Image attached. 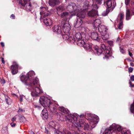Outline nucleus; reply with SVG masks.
<instances>
[{
    "label": "nucleus",
    "mask_w": 134,
    "mask_h": 134,
    "mask_svg": "<svg viewBox=\"0 0 134 134\" xmlns=\"http://www.w3.org/2000/svg\"><path fill=\"white\" fill-rule=\"evenodd\" d=\"M67 9L70 12H74V14H72L73 15H74L76 14L77 16L81 19H83L85 17V13L83 12H79L77 6L74 4L71 3L68 5Z\"/></svg>",
    "instance_id": "obj_1"
},
{
    "label": "nucleus",
    "mask_w": 134,
    "mask_h": 134,
    "mask_svg": "<svg viewBox=\"0 0 134 134\" xmlns=\"http://www.w3.org/2000/svg\"><path fill=\"white\" fill-rule=\"evenodd\" d=\"M35 74L33 71H30L27 73V76H23L21 78V80L24 83L25 85L30 84V80L32 79Z\"/></svg>",
    "instance_id": "obj_2"
},
{
    "label": "nucleus",
    "mask_w": 134,
    "mask_h": 134,
    "mask_svg": "<svg viewBox=\"0 0 134 134\" xmlns=\"http://www.w3.org/2000/svg\"><path fill=\"white\" fill-rule=\"evenodd\" d=\"M105 2H107L108 8L106 10L105 14L104 13H103V15L104 16L106 15L109 12L112 11L115 6V3L114 1L107 0Z\"/></svg>",
    "instance_id": "obj_3"
},
{
    "label": "nucleus",
    "mask_w": 134,
    "mask_h": 134,
    "mask_svg": "<svg viewBox=\"0 0 134 134\" xmlns=\"http://www.w3.org/2000/svg\"><path fill=\"white\" fill-rule=\"evenodd\" d=\"M93 8L91 10L89 11L88 13V15L89 16L96 18L98 15V11L97 9L98 8V6L97 5L92 4Z\"/></svg>",
    "instance_id": "obj_4"
},
{
    "label": "nucleus",
    "mask_w": 134,
    "mask_h": 134,
    "mask_svg": "<svg viewBox=\"0 0 134 134\" xmlns=\"http://www.w3.org/2000/svg\"><path fill=\"white\" fill-rule=\"evenodd\" d=\"M40 102L43 107H49L51 104V100L47 97H42L40 98Z\"/></svg>",
    "instance_id": "obj_5"
},
{
    "label": "nucleus",
    "mask_w": 134,
    "mask_h": 134,
    "mask_svg": "<svg viewBox=\"0 0 134 134\" xmlns=\"http://www.w3.org/2000/svg\"><path fill=\"white\" fill-rule=\"evenodd\" d=\"M112 127L115 128L119 132H120L122 134H130V131L125 129H122L120 126L116 125L114 123L112 125Z\"/></svg>",
    "instance_id": "obj_6"
},
{
    "label": "nucleus",
    "mask_w": 134,
    "mask_h": 134,
    "mask_svg": "<svg viewBox=\"0 0 134 134\" xmlns=\"http://www.w3.org/2000/svg\"><path fill=\"white\" fill-rule=\"evenodd\" d=\"M31 94L33 97H37L39 94L42 93V90L39 87H31Z\"/></svg>",
    "instance_id": "obj_7"
},
{
    "label": "nucleus",
    "mask_w": 134,
    "mask_h": 134,
    "mask_svg": "<svg viewBox=\"0 0 134 134\" xmlns=\"http://www.w3.org/2000/svg\"><path fill=\"white\" fill-rule=\"evenodd\" d=\"M61 26L63 28V30L65 33L69 32L71 29V26L70 24L64 20L62 21Z\"/></svg>",
    "instance_id": "obj_8"
},
{
    "label": "nucleus",
    "mask_w": 134,
    "mask_h": 134,
    "mask_svg": "<svg viewBox=\"0 0 134 134\" xmlns=\"http://www.w3.org/2000/svg\"><path fill=\"white\" fill-rule=\"evenodd\" d=\"M94 118L91 119V120L90 122V125L92 128L96 126V124L98 121L99 117L96 115H94Z\"/></svg>",
    "instance_id": "obj_9"
},
{
    "label": "nucleus",
    "mask_w": 134,
    "mask_h": 134,
    "mask_svg": "<svg viewBox=\"0 0 134 134\" xmlns=\"http://www.w3.org/2000/svg\"><path fill=\"white\" fill-rule=\"evenodd\" d=\"M40 8L41 9H42L40 12L41 19H42L48 15V12L46 9V8L43 7H41Z\"/></svg>",
    "instance_id": "obj_10"
},
{
    "label": "nucleus",
    "mask_w": 134,
    "mask_h": 134,
    "mask_svg": "<svg viewBox=\"0 0 134 134\" xmlns=\"http://www.w3.org/2000/svg\"><path fill=\"white\" fill-rule=\"evenodd\" d=\"M91 38L93 40H96L98 41H99L100 37L98 34L96 32H93L91 33Z\"/></svg>",
    "instance_id": "obj_11"
},
{
    "label": "nucleus",
    "mask_w": 134,
    "mask_h": 134,
    "mask_svg": "<svg viewBox=\"0 0 134 134\" xmlns=\"http://www.w3.org/2000/svg\"><path fill=\"white\" fill-rule=\"evenodd\" d=\"M112 125L109 128L106 129L104 132V133L103 134H113L115 133L114 130H116L115 128L112 127Z\"/></svg>",
    "instance_id": "obj_12"
},
{
    "label": "nucleus",
    "mask_w": 134,
    "mask_h": 134,
    "mask_svg": "<svg viewBox=\"0 0 134 134\" xmlns=\"http://www.w3.org/2000/svg\"><path fill=\"white\" fill-rule=\"evenodd\" d=\"M38 81V78H36L35 79H33L32 81L30 80V84L27 85L31 87H33L35 88L36 87V85L37 84Z\"/></svg>",
    "instance_id": "obj_13"
},
{
    "label": "nucleus",
    "mask_w": 134,
    "mask_h": 134,
    "mask_svg": "<svg viewBox=\"0 0 134 134\" xmlns=\"http://www.w3.org/2000/svg\"><path fill=\"white\" fill-rule=\"evenodd\" d=\"M98 30L101 34H104L107 32V29L103 25H100L98 27Z\"/></svg>",
    "instance_id": "obj_14"
},
{
    "label": "nucleus",
    "mask_w": 134,
    "mask_h": 134,
    "mask_svg": "<svg viewBox=\"0 0 134 134\" xmlns=\"http://www.w3.org/2000/svg\"><path fill=\"white\" fill-rule=\"evenodd\" d=\"M18 65L17 64L11 66L12 72L13 74H15L17 72L18 70Z\"/></svg>",
    "instance_id": "obj_15"
},
{
    "label": "nucleus",
    "mask_w": 134,
    "mask_h": 134,
    "mask_svg": "<svg viewBox=\"0 0 134 134\" xmlns=\"http://www.w3.org/2000/svg\"><path fill=\"white\" fill-rule=\"evenodd\" d=\"M83 21L82 19H78L75 23L74 24V25L76 28L80 27L82 24Z\"/></svg>",
    "instance_id": "obj_16"
},
{
    "label": "nucleus",
    "mask_w": 134,
    "mask_h": 134,
    "mask_svg": "<svg viewBox=\"0 0 134 134\" xmlns=\"http://www.w3.org/2000/svg\"><path fill=\"white\" fill-rule=\"evenodd\" d=\"M93 48L94 49V52L98 55L101 54L103 52V50L101 48H98L97 46H93Z\"/></svg>",
    "instance_id": "obj_17"
},
{
    "label": "nucleus",
    "mask_w": 134,
    "mask_h": 134,
    "mask_svg": "<svg viewBox=\"0 0 134 134\" xmlns=\"http://www.w3.org/2000/svg\"><path fill=\"white\" fill-rule=\"evenodd\" d=\"M86 50L90 51L92 49L91 45L90 44L88 43H85L83 46Z\"/></svg>",
    "instance_id": "obj_18"
},
{
    "label": "nucleus",
    "mask_w": 134,
    "mask_h": 134,
    "mask_svg": "<svg viewBox=\"0 0 134 134\" xmlns=\"http://www.w3.org/2000/svg\"><path fill=\"white\" fill-rule=\"evenodd\" d=\"M58 25H55L52 28V29L53 32H57L58 33H60L61 32L60 28L61 27Z\"/></svg>",
    "instance_id": "obj_19"
},
{
    "label": "nucleus",
    "mask_w": 134,
    "mask_h": 134,
    "mask_svg": "<svg viewBox=\"0 0 134 134\" xmlns=\"http://www.w3.org/2000/svg\"><path fill=\"white\" fill-rule=\"evenodd\" d=\"M23 9L27 11H30L32 9L31 5L30 2H28L25 6L23 7Z\"/></svg>",
    "instance_id": "obj_20"
},
{
    "label": "nucleus",
    "mask_w": 134,
    "mask_h": 134,
    "mask_svg": "<svg viewBox=\"0 0 134 134\" xmlns=\"http://www.w3.org/2000/svg\"><path fill=\"white\" fill-rule=\"evenodd\" d=\"M63 37H66V39L68 40L69 41H70L71 42H72L74 43V42L76 41L75 38L74 37H69L67 35H65L63 36Z\"/></svg>",
    "instance_id": "obj_21"
},
{
    "label": "nucleus",
    "mask_w": 134,
    "mask_h": 134,
    "mask_svg": "<svg viewBox=\"0 0 134 134\" xmlns=\"http://www.w3.org/2000/svg\"><path fill=\"white\" fill-rule=\"evenodd\" d=\"M66 117L67 120H68L69 121L72 120V119L74 120V121H76L77 120V118L76 117L73 115L70 114V113L69 115H68V116H66Z\"/></svg>",
    "instance_id": "obj_22"
},
{
    "label": "nucleus",
    "mask_w": 134,
    "mask_h": 134,
    "mask_svg": "<svg viewBox=\"0 0 134 134\" xmlns=\"http://www.w3.org/2000/svg\"><path fill=\"white\" fill-rule=\"evenodd\" d=\"M59 109L60 111L63 112L64 113L67 114L68 115H69V112L67 109L63 107H59Z\"/></svg>",
    "instance_id": "obj_23"
},
{
    "label": "nucleus",
    "mask_w": 134,
    "mask_h": 134,
    "mask_svg": "<svg viewBox=\"0 0 134 134\" xmlns=\"http://www.w3.org/2000/svg\"><path fill=\"white\" fill-rule=\"evenodd\" d=\"M58 2V0H49L48 3L50 5L54 6Z\"/></svg>",
    "instance_id": "obj_24"
},
{
    "label": "nucleus",
    "mask_w": 134,
    "mask_h": 134,
    "mask_svg": "<svg viewBox=\"0 0 134 134\" xmlns=\"http://www.w3.org/2000/svg\"><path fill=\"white\" fill-rule=\"evenodd\" d=\"M131 16L130 10L129 9H127L126 12V20H128L130 19Z\"/></svg>",
    "instance_id": "obj_25"
},
{
    "label": "nucleus",
    "mask_w": 134,
    "mask_h": 134,
    "mask_svg": "<svg viewBox=\"0 0 134 134\" xmlns=\"http://www.w3.org/2000/svg\"><path fill=\"white\" fill-rule=\"evenodd\" d=\"M43 22L47 26L50 25L51 24L52 21L51 20L49 19L46 18L43 19Z\"/></svg>",
    "instance_id": "obj_26"
},
{
    "label": "nucleus",
    "mask_w": 134,
    "mask_h": 134,
    "mask_svg": "<svg viewBox=\"0 0 134 134\" xmlns=\"http://www.w3.org/2000/svg\"><path fill=\"white\" fill-rule=\"evenodd\" d=\"M48 114L47 113V110L46 109H43L41 113L42 116H43L45 119H47L48 118Z\"/></svg>",
    "instance_id": "obj_27"
},
{
    "label": "nucleus",
    "mask_w": 134,
    "mask_h": 134,
    "mask_svg": "<svg viewBox=\"0 0 134 134\" xmlns=\"http://www.w3.org/2000/svg\"><path fill=\"white\" fill-rule=\"evenodd\" d=\"M76 41L77 44L80 46H83L85 43L83 40L81 39L78 40Z\"/></svg>",
    "instance_id": "obj_28"
},
{
    "label": "nucleus",
    "mask_w": 134,
    "mask_h": 134,
    "mask_svg": "<svg viewBox=\"0 0 134 134\" xmlns=\"http://www.w3.org/2000/svg\"><path fill=\"white\" fill-rule=\"evenodd\" d=\"M100 21L99 19H96L94 21V25L93 26L94 27H98L100 25Z\"/></svg>",
    "instance_id": "obj_29"
},
{
    "label": "nucleus",
    "mask_w": 134,
    "mask_h": 134,
    "mask_svg": "<svg viewBox=\"0 0 134 134\" xmlns=\"http://www.w3.org/2000/svg\"><path fill=\"white\" fill-rule=\"evenodd\" d=\"M28 2L27 0H20L19 2L20 3L23 7L25 6Z\"/></svg>",
    "instance_id": "obj_30"
},
{
    "label": "nucleus",
    "mask_w": 134,
    "mask_h": 134,
    "mask_svg": "<svg viewBox=\"0 0 134 134\" xmlns=\"http://www.w3.org/2000/svg\"><path fill=\"white\" fill-rule=\"evenodd\" d=\"M101 35H102V38L104 41L107 40L109 38V36L108 34H107V32L104 34H101Z\"/></svg>",
    "instance_id": "obj_31"
},
{
    "label": "nucleus",
    "mask_w": 134,
    "mask_h": 134,
    "mask_svg": "<svg viewBox=\"0 0 134 134\" xmlns=\"http://www.w3.org/2000/svg\"><path fill=\"white\" fill-rule=\"evenodd\" d=\"M75 37L76 41L78 40L81 39L82 37L80 33H78L76 34Z\"/></svg>",
    "instance_id": "obj_32"
},
{
    "label": "nucleus",
    "mask_w": 134,
    "mask_h": 134,
    "mask_svg": "<svg viewBox=\"0 0 134 134\" xmlns=\"http://www.w3.org/2000/svg\"><path fill=\"white\" fill-rule=\"evenodd\" d=\"M5 99L8 105L12 103V100L9 97H5Z\"/></svg>",
    "instance_id": "obj_33"
},
{
    "label": "nucleus",
    "mask_w": 134,
    "mask_h": 134,
    "mask_svg": "<svg viewBox=\"0 0 134 134\" xmlns=\"http://www.w3.org/2000/svg\"><path fill=\"white\" fill-rule=\"evenodd\" d=\"M81 127H83L84 129L86 130H88L89 128V125L87 123H85L84 125H81Z\"/></svg>",
    "instance_id": "obj_34"
},
{
    "label": "nucleus",
    "mask_w": 134,
    "mask_h": 134,
    "mask_svg": "<svg viewBox=\"0 0 134 134\" xmlns=\"http://www.w3.org/2000/svg\"><path fill=\"white\" fill-rule=\"evenodd\" d=\"M57 11L58 12H61L65 10V8L64 7L62 6H60L57 8Z\"/></svg>",
    "instance_id": "obj_35"
},
{
    "label": "nucleus",
    "mask_w": 134,
    "mask_h": 134,
    "mask_svg": "<svg viewBox=\"0 0 134 134\" xmlns=\"http://www.w3.org/2000/svg\"><path fill=\"white\" fill-rule=\"evenodd\" d=\"M69 13L67 12H64L61 14L60 16L62 18L67 17L68 16Z\"/></svg>",
    "instance_id": "obj_36"
},
{
    "label": "nucleus",
    "mask_w": 134,
    "mask_h": 134,
    "mask_svg": "<svg viewBox=\"0 0 134 134\" xmlns=\"http://www.w3.org/2000/svg\"><path fill=\"white\" fill-rule=\"evenodd\" d=\"M19 120L20 122H24L26 121V119L25 117L22 115H19Z\"/></svg>",
    "instance_id": "obj_37"
},
{
    "label": "nucleus",
    "mask_w": 134,
    "mask_h": 134,
    "mask_svg": "<svg viewBox=\"0 0 134 134\" xmlns=\"http://www.w3.org/2000/svg\"><path fill=\"white\" fill-rule=\"evenodd\" d=\"M102 0H94L93 4L97 5V4H100Z\"/></svg>",
    "instance_id": "obj_38"
},
{
    "label": "nucleus",
    "mask_w": 134,
    "mask_h": 134,
    "mask_svg": "<svg viewBox=\"0 0 134 134\" xmlns=\"http://www.w3.org/2000/svg\"><path fill=\"white\" fill-rule=\"evenodd\" d=\"M85 123L83 120H80L79 121V122L77 123V125L78 126L81 127V125L82 124L84 125Z\"/></svg>",
    "instance_id": "obj_39"
},
{
    "label": "nucleus",
    "mask_w": 134,
    "mask_h": 134,
    "mask_svg": "<svg viewBox=\"0 0 134 134\" xmlns=\"http://www.w3.org/2000/svg\"><path fill=\"white\" fill-rule=\"evenodd\" d=\"M56 107L55 106H54L52 108L50 109L51 111L53 114L56 113Z\"/></svg>",
    "instance_id": "obj_40"
},
{
    "label": "nucleus",
    "mask_w": 134,
    "mask_h": 134,
    "mask_svg": "<svg viewBox=\"0 0 134 134\" xmlns=\"http://www.w3.org/2000/svg\"><path fill=\"white\" fill-rule=\"evenodd\" d=\"M131 112L132 113L134 112V101L131 105L130 108Z\"/></svg>",
    "instance_id": "obj_41"
},
{
    "label": "nucleus",
    "mask_w": 134,
    "mask_h": 134,
    "mask_svg": "<svg viewBox=\"0 0 134 134\" xmlns=\"http://www.w3.org/2000/svg\"><path fill=\"white\" fill-rule=\"evenodd\" d=\"M119 16L120 21H122V20L124 17V14L122 13H120Z\"/></svg>",
    "instance_id": "obj_42"
},
{
    "label": "nucleus",
    "mask_w": 134,
    "mask_h": 134,
    "mask_svg": "<svg viewBox=\"0 0 134 134\" xmlns=\"http://www.w3.org/2000/svg\"><path fill=\"white\" fill-rule=\"evenodd\" d=\"M123 25L122 21H120L119 24L118 25V28L119 29H121L122 27V25Z\"/></svg>",
    "instance_id": "obj_43"
},
{
    "label": "nucleus",
    "mask_w": 134,
    "mask_h": 134,
    "mask_svg": "<svg viewBox=\"0 0 134 134\" xmlns=\"http://www.w3.org/2000/svg\"><path fill=\"white\" fill-rule=\"evenodd\" d=\"M101 47L103 49V50H105L106 49V47L105 44H102L101 45Z\"/></svg>",
    "instance_id": "obj_44"
},
{
    "label": "nucleus",
    "mask_w": 134,
    "mask_h": 134,
    "mask_svg": "<svg viewBox=\"0 0 134 134\" xmlns=\"http://www.w3.org/2000/svg\"><path fill=\"white\" fill-rule=\"evenodd\" d=\"M54 134H63L62 132L59 130H56L54 132Z\"/></svg>",
    "instance_id": "obj_45"
},
{
    "label": "nucleus",
    "mask_w": 134,
    "mask_h": 134,
    "mask_svg": "<svg viewBox=\"0 0 134 134\" xmlns=\"http://www.w3.org/2000/svg\"><path fill=\"white\" fill-rule=\"evenodd\" d=\"M120 52L124 54L125 53V50H124L122 48H121V47H120Z\"/></svg>",
    "instance_id": "obj_46"
},
{
    "label": "nucleus",
    "mask_w": 134,
    "mask_h": 134,
    "mask_svg": "<svg viewBox=\"0 0 134 134\" xmlns=\"http://www.w3.org/2000/svg\"><path fill=\"white\" fill-rule=\"evenodd\" d=\"M44 132L47 134H50V132H49L48 129L45 128V131Z\"/></svg>",
    "instance_id": "obj_47"
},
{
    "label": "nucleus",
    "mask_w": 134,
    "mask_h": 134,
    "mask_svg": "<svg viewBox=\"0 0 134 134\" xmlns=\"http://www.w3.org/2000/svg\"><path fill=\"white\" fill-rule=\"evenodd\" d=\"M108 44L111 46H112L113 44V41H108Z\"/></svg>",
    "instance_id": "obj_48"
},
{
    "label": "nucleus",
    "mask_w": 134,
    "mask_h": 134,
    "mask_svg": "<svg viewBox=\"0 0 134 134\" xmlns=\"http://www.w3.org/2000/svg\"><path fill=\"white\" fill-rule=\"evenodd\" d=\"M130 0H125V3L126 5H129Z\"/></svg>",
    "instance_id": "obj_49"
},
{
    "label": "nucleus",
    "mask_w": 134,
    "mask_h": 134,
    "mask_svg": "<svg viewBox=\"0 0 134 134\" xmlns=\"http://www.w3.org/2000/svg\"><path fill=\"white\" fill-rule=\"evenodd\" d=\"M54 125V122L52 121H51L49 122V125L52 127Z\"/></svg>",
    "instance_id": "obj_50"
},
{
    "label": "nucleus",
    "mask_w": 134,
    "mask_h": 134,
    "mask_svg": "<svg viewBox=\"0 0 134 134\" xmlns=\"http://www.w3.org/2000/svg\"><path fill=\"white\" fill-rule=\"evenodd\" d=\"M128 70L129 72H131L133 71V68H132L130 67L129 68Z\"/></svg>",
    "instance_id": "obj_51"
},
{
    "label": "nucleus",
    "mask_w": 134,
    "mask_h": 134,
    "mask_svg": "<svg viewBox=\"0 0 134 134\" xmlns=\"http://www.w3.org/2000/svg\"><path fill=\"white\" fill-rule=\"evenodd\" d=\"M3 129L5 130V132L8 131V127L7 126L3 127Z\"/></svg>",
    "instance_id": "obj_52"
},
{
    "label": "nucleus",
    "mask_w": 134,
    "mask_h": 134,
    "mask_svg": "<svg viewBox=\"0 0 134 134\" xmlns=\"http://www.w3.org/2000/svg\"><path fill=\"white\" fill-rule=\"evenodd\" d=\"M130 80L132 81H134V76L132 75L130 77Z\"/></svg>",
    "instance_id": "obj_53"
},
{
    "label": "nucleus",
    "mask_w": 134,
    "mask_h": 134,
    "mask_svg": "<svg viewBox=\"0 0 134 134\" xmlns=\"http://www.w3.org/2000/svg\"><path fill=\"white\" fill-rule=\"evenodd\" d=\"M1 83H4L5 82V80L3 79H1Z\"/></svg>",
    "instance_id": "obj_54"
},
{
    "label": "nucleus",
    "mask_w": 134,
    "mask_h": 134,
    "mask_svg": "<svg viewBox=\"0 0 134 134\" xmlns=\"http://www.w3.org/2000/svg\"><path fill=\"white\" fill-rule=\"evenodd\" d=\"M10 124L12 127L15 126L16 125V124L13 123V122L11 123Z\"/></svg>",
    "instance_id": "obj_55"
},
{
    "label": "nucleus",
    "mask_w": 134,
    "mask_h": 134,
    "mask_svg": "<svg viewBox=\"0 0 134 134\" xmlns=\"http://www.w3.org/2000/svg\"><path fill=\"white\" fill-rule=\"evenodd\" d=\"M16 118L14 117H13L12 119H11V120L12 121V122H13L14 121H15L16 120Z\"/></svg>",
    "instance_id": "obj_56"
},
{
    "label": "nucleus",
    "mask_w": 134,
    "mask_h": 134,
    "mask_svg": "<svg viewBox=\"0 0 134 134\" xmlns=\"http://www.w3.org/2000/svg\"><path fill=\"white\" fill-rule=\"evenodd\" d=\"M29 134H35V133L33 131H29Z\"/></svg>",
    "instance_id": "obj_57"
},
{
    "label": "nucleus",
    "mask_w": 134,
    "mask_h": 134,
    "mask_svg": "<svg viewBox=\"0 0 134 134\" xmlns=\"http://www.w3.org/2000/svg\"><path fill=\"white\" fill-rule=\"evenodd\" d=\"M11 17H12V18L13 19H14L15 18V15L14 14H12L11 15Z\"/></svg>",
    "instance_id": "obj_58"
},
{
    "label": "nucleus",
    "mask_w": 134,
    "mask_h": 134,
    "mask_svg": "<svg viewBox=\"0 0 134 134\" xmlns=\"http://www.w3.org/2000/svg\"><path fill=\"white\" fill-rule=\"evenodd\" d=\"M23 98L22 97L20 96V102H22V101L23 100Z\"/></svg>",
    "instance_id": "obj_59"
},
{
    "label": "nucleus",
    "mask_w": 134,
    "mask_h": 134,
    "mask_svg": "<svg viewBox=\"0 0 134 134\" xmlns=\"http://www.w3.org/2000/svg\"><path fill=\"white\" fill-rule=\"evenodd\" d=\"M1 60L2 63H3L4 64L5 63V61L4 60V58H1Z\"/></svg>",
    "instance_id": "obj_60"
},
{
    "label": "nucleus",
    "mask_w": 134,
    "mask_h": 134,
    "mask_svg": "<svg viewBox=\"0 0 134 134\" xmlns=\"http://www.w3.org/2000/svg\"><path fill=\"white\" fill-rule=\"evenodd\" d=\"M129 55L131 57H132V53H131L130 51H129Z\"/></svg>",
    "instance_id": "obj_61"
},
{
    "label": "nucleus",
    "mask_w": 134,
    "mask_h": 134,
    "mask_svg": "<svg viewBox=\"0 0 134 134\" xmlns=\"http://www.w3.org/2000/svg\"><path fill=\"white\" fill-rule=\"evenodd\" d=\"M1 46L2 47H4V44L3 42H1Z\"/></svg>",
    "instance_id": "obj_62"
},
{
    "label": "nucleus",
    "mask_w": 134,
    "mask_h": 134,
    "mask_svg": "<svg viewBox=\"0 0 134 134\" xmlns=\"http://www.w3.org/2000/svg\"><path fill=\"white\" fill-rule=\"evenodd\" d=\"M130 65L131 66H134V64L132 63H130Z\"/></svg>",
    "instance_id": "obj_63"
},
{
    "label": "nucleus",
    "mask_w": 134,
    "mask_h": 134,
    "mask_svg": "<svg viewBox=\"0 0 134 134\" xmlns=\"http://www.w3.org/2000/svg\"><path fill=\"white\" fill-rule=\"evenodd\" d=\"M120 40V38H119V37H118V38L117 39L116 41L117 42H119Z\"/></svg>",
    "instance_id": "obj_64"
}]
</instances>
